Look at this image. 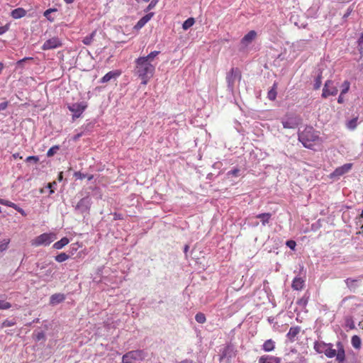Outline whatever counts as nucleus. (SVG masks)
I'll list each match as a JSON object with an SVG mask.
<instances>
[{"mask_svg":"<svg viewBox=\"0 0 363 363\" xmlns=\"http://www.w3.org/2000/svg\"><path fill=\"white\" fill-rule=\"evenodd\" d=\"M86 107L87 105L86 102L73 103L67 106L68 109L73 113V121H75L77 118H79Z\"/></svg>","mask_w":363,"mask_h":363,"instance_id":"nucleus-8","label":"nucleus"},{"mask_svg":"<svg viewBox=\"0 0 363 363\" xmlns=\"http://www.w3.org/2000/svg\"><path fill=\"white\" fill-rule=\"evenodd\" d=\"M351 343L354 348L359 349L361 347L362 341L359 336L354 335L352 337Z\"/></svg>","mask_w":363,"mask_h":363,"instance_id":"nucleus-28","label":"nucleus"},{"mask_svg":"<svg viewBox=\"0 0 363 363\" xmlns=\"http://www.w3.org/2000/svg\"><path fill=\"white\" fill-rule=\"evenodd\" d=\"M195 320L199 323H204L206 320V318L203 313H198L195 315Z\"/></svg>","mask_w":363,"mask_h":363,"instance_id":"nucleus-39","label":"nucleus"},{"mask_svg":"<svg viewBox=\"0 0 363 363\" xmlns=\"http://www.w3.org/2000/svg\"><path fill=\"white\" fill-rule=\"evenodd\" d=\"M155 65L146 61L140 57L135 60V73L142 79V84H147L148 80L153 76Z\"/></svg>","mask_w":363,"mask_h":363,"instance_id":"nucleus-1","label":"nucleus"},{"mask_svg":"<svg viewBox=\"0 0 363 363\" xmlns=\"http://www.w3.org/2000/svg\"><path fill=\"white\" fill-rule=\"evenodd\" d=\"M302 122L300 116L296 115H289L281 119V123L284 128L294 129Z\"/></svg>","mask_w":363,"mask_h":363,"instance_id":"nucleus-6","label":"nucleus"},{"mask_svg":"<svg viewBox=\"0 0 363 363\" xmlns=\"http://www.w3.org/2000/svg\"><path fill=\"white\" fill-rule=\"evenodd\" d=\"M55 186H57L56 182H50L47 184L46 188L50 190V195L55 192L54 188Z\"/></svg>","mask_w":363,"mask_h":363,"instance_id":"nucleus-46","label":"nucleus"},{"mask_svg":"<svg viewBox=\"0 0 363 363\" xmlns=\"http://www.w3.org/2000/svg\"><path fill=\"white\" fill-rule=\"evenodd\" d=\"M189 247L188 245H185V246H184V252L185 253H186V252H187V251H188V250H189Z\"/></svg>","mask_w":363,"mask_h":363,"instance_id":"nucleus-63","label":"nucleus"},{"mask_svg":"<svg viewBox=\"0 0 363 363\" xmlns=\"http://www.w3.org/2000/svg\"><path fill=\"white\" fill-rule=\"evenodd\" d=\"M83 135V133H77L76 134L74 137H73V140L74 141H77Z\"/></svg>","mask_w":363,"mask_h":363,"instance_id":"nucleus-55","label":"nucleus"},{"mask_svg":"<svg viewBox=\"0 0 363 363\" xmlns=\"http://www.w3.org/2000/svg\"><path fill=\"white\" fill-rule=\"evenodd\" d=\"M160 51L155 50V51L151 52L147 56L140 57L145 58V60H146V61L151 62L154 60V58L160 54Z\"/></svg>","mask_w":363,"mask_h":363,"instance_id":"nucleus-33","label":"nucleus"},{"mask_svg":"<svg viewBox=\"0 0 363 363\" xmlns=\"http://www.w3.org/2000/svg\"><path fill=\"white\" fill-rule=\"evenodd\" d=\"M27 13V11L23 9V8H17L13 9L11 13V16L14 19H19L21 18L24 17Z\"/></svg>","mask_w":363,"mask_h":363,"instance_id":"nucleus-19","label":"nucleus"},{"mask_svg":"<svg viewBox=\"0 0 363 363\" xmlns=\"http://www.w3.org/2000/svg\"><path fill=\"white\" fill-rule=\"evenodd\" d=\"M91 205V198L85 196L80 199L75 206V211L79 213H85L89 211Z\"/></svg>","mask_w":363,"mask_h":363,"instance_id":"nucleus-9","label":"nucleus"},{"mask_svg":"<svg viewBox=\"0 0 363 363\" xmlns=\"http://www.w3.org/2000/svg\"><path fill=\"white\" fill-rule=\"evenodd\" d=\"M57 11V9H47L43 15L44 16L50 21L52 22L54 21V18H51L50 15H51V13L52 12H55Z\"/></svg>","mask_w":363,"mask_h":363,"instance_id":"nucleus-40","label":"nucleus"},{"mask_svg":"<svg viewBox=\"0 0 363 363\" xmlns=\"http://www.w3.org/2000/svg\"><path fill=\"white\" fill-rule=\"evenodd\" d=\"M272 217V214L270 213H259L256 216L257 218L260 219L262 224L263 225H265L267 224Z\"/></svg>","mask_w":363,"mask_h":363,"instance_id":"nucleus-24","label":"nucleus"},{"mask_svg":"<svg viewBox=\"0 0 363 363\" xmlns=\"http://www.w3.org/2000/svg\"><path fill=\"white\" fill-rule=\"evenodd\" d=\"M345 281L347 286L350 289V291L353 292H354L357 288L359 286L358 280L357 279L347 278Z\"/></svg>","mask_w":363,"mask_h":363,"instance_id":"nucleus-22","label":"nucleus"},{"mask_svg":"<svg viewBox=\"0 0 363 363\" xmlns=\"http://www.w3.org/2000/svg\"><path fill=\"white\" fill-rule=\"evenodd\" d=\"M74 176L77 179H83L87 178V179H88V180H91V179H92V178H93V176H92V175H88V174H84V173H82V172H74Z\"/></svg>","mask_w":363,"mask_h":363,"instance_id":"nucleus-35","label":"nucleus"},{"mask_svg":"<svg viewBox=\"0 0 363 363\" xmlns=\"http://www.w3.org/2000/svg\"><path fill=\"white\" fill-rule=\"evenodd\" d=\"M239 172H240V169H233L230 170V171L228 172V175H233V176L237 177V176H238V173H239Z\"/></svg>","mask_w":363,"mask_h":363,"instance_id":"nucleus-51","label":"nucleus"},{"mask_svg":"<svg viewBox=\"0 0 363 363\" xmlns=\"http://www.w3.org/2000/svg\"><path fill=\"white\" fill-rule=\"evenodd\" d=\"M298 139L305 147L312 149L314 142L319 139L318 132L312 126H306L303 130L298 131Z\"/></svg>","mask_w":363,"mask_h":363,"instance_id":"nucleus-2","label":"nucleus"},{"mask_svg":"<svg viewBox=\"0 0 363 363\" xmlns=\"http://www.w3.org/2000/svg\"><path fill=\"white\" fill-rule=\"evenodd\" d=\"M212 177H213V174L212 173H209L208 175H207V179H212Z\"/></svg>","mask_w":363,"mask_h":363,"instance_id":"nucleus-61","label":"nucleus"},{"mask_svg":"<svg viewBox=\"0 0 363 363\" xmlns=\"http://www.w3.org/2000/svg\"><path fill=\"white\" fill-rule=\"evenodd\" d=\"M281 359L277 357L264 355L259 359V363H280Z\"/></svg>","mask_w":363,"mask_h":363,"instance_id":"nucleus-18","label":"nucleus"},{"mask_svg":"<svg viewBox=\"0 0 363 363\" xmlns=\"http://www.w3.org/2000/svg\"><path fill=\"white\" fill-rule=\"evenodd\" d=\"M0 204L6 206L11 207L13 209H14V208L17 207V205L16 203L10 201L1 199V198H0Z\"/></svg>","mask_w":363,"mask_h":363,"instance_id":"nucleus-41","label":"nucleus"},{"mask_svg":"<svg viewBox=\"0 0 363 363\" xmlns=\"http://www.w3.org/2000/svg\"><path fill=\"white\" fill-rule=\"evenodd\" d=\"M16 324L15 319H6L1 323V328L11 327Z\"/></svg>","mask_w":363,"mask_h":363,"instance_id":"nucleus-36","label":"nucleus"},{"mask_svg":"<svg viewBox=\"0 0 363 363\" xmlns=\"http://www.w3.org/2000/svg\"><path fill=\"white\" fill-rule=\"evenodd\" d=\"M195 23V20L194 18H187L182 24V28L184 30H188L189 28H190L191 26H193V25Z\"/></svg>","mask_w":363,"mask_h":363,"instance_id":"nucleus-30","label":"nucleus"},{"mask_svg":"<svg viewBox=\"0 0 363 363\" xmlns=\"http://www.w3.org/2000/svg\"><path fill=\"white\" fill-rule=\"evenodd\" d=\"M7 30H8V27L6 26H0V35L5 33Z\"/></svg>","mask_w":363,"mask_h":363,"instance_id":"nucleus-53","label":"nucleus"},{"mask_svg":"<svg viewBox=\"0 0 363 363\" xmlns=\"http://www.w3.org/2000/svg\"><path fill=\"white\" fill-rule=\"evenodd\" d=\"M352 164L350 163H347L343 164L341 167L336 168L334 172L330 174L331 178L340 177L343 174L347 173L352 169Z\"/></svg>","mask_w":363,"mask_h":363,"instance_id":"nucleus-12","label":"nucleus"},{"mask_svg":"<svg viewBox=\"0 0 363 363\" xmlns=\"http://www.w3.org/2000/svg\"><path fill=\"white\" fill-rule=\"evenodd\" d=\"M55 239L56 235L54 233H43L31 240V245L35 247L48 246Z\"/></svg>","mask_w":363,"mask_h":363,"instance_id":"nucleus-4","label":"nucleus"},{"mask_svg":"<svg viewBox=\"0 0 363 363\" xmlns=\"http://www.w3.org/2000/svg\"><path fill=\"white\" fill-rule=\"evenodd\" d=\"M336 346L337 351L332 348V344H327V347L325 348L323 353L328 358H333L335 357L337 361L339 362H343L345 359V353L343 345L341 342H337Z\"/></svg>","mask_w":363,"mask_h":363,"instance_id":"nucleus-3","label":"nucleus"},{"mask_svg":"<svg viewBox=\"0 0 363 363\" xmlns=\"http://www.w3.org/2000/svg\"><path fill=\"white\" fill-rule=\"evenodd\" d=\"M3 69H4V64L2 62H0V74L1 73Z\"/></svg>","mask_w":363,"mask_h":363,"instance_id":"nucleus-64","label":"nucleus"},{"mask_svg":"<svg viewBox=\"0 0 363 363\" xmlns=\"http://www.w3.org/2000/svg\"><path fill=\"white\" fill-rule=\"evenodd\" d=\"M9 106V101H4L0 103V111H4Z\"/></svg>","mask_w":363,"mask_h":363,"instance_id":"nucleus-50","label":"nucleus"},{"mask_svg":"<svg viewBox=\"0 0 363 363\" xmlns=\"http://www.w3.org/2000/svg\"><path fill=\"white\" fill-rule=\"evenodd\" d=\"M69 240L67 238H62L60 240L56 242L53 245V248L60 250L69 243Z\"/></svg>","mask_w":363,"mask_h":363,"instance_id":"nucleus-25","label":"nucleus"},{"mask_svg":"<svg viewBox=\"0 0 363 363\" xmlns=\"http://www.w3.org/2000/svg\"><path fill=\"white\" fill-rule=\"evenodd\" d=\"M60 149L58 145H55L50 147L47 152V156L48 157H52Z\"/></svg>","mask_w":363,"mask_h":363,"instance_id":"nucleus-42","label":"nucleus"},{"mask_svg":"<svg viewBox=\"0 0 363 363\" xmlns=\"http://www.w3.org/2000/svg\"><path fill=\"white\" fill-rule=\"evenodd\" d=\"M157 3V0H152L147 8L145 9V12H147L155 8Z\"/></svg>","mask_w":363,"mask_h":363,"instance_id":"nucleus-47","label":"nucleus"},{"mask_svg":"<svg viewBox=\"0 0 363 363\" xmlns=\"http://www.w3.org/2000/svg\"><path fill=\"white\" fill-rule=\"evenodd\" d=\"M69 259V255L65 252H61L55 257V259L57 262H63Z\"/></svg>","mask_w":363,"mask_h":363,"instance_id":"nucleus-34","label":"nucleus"},{"mask_svg":"<svg viewBox=\"0 0 363 363\" xmlns=\"http://www.w3.org/2000/svg\"><path fill=\"white\" fill-rule=\"evenodd\" d=\"M11 307V304L4 300H0V310H6Z\"/></svg>","mask_w":363,"mask_h":363,"instance_id":"nucleus-44","label":"nucleus"},{"mask_svg":"<svg viewBox=\"0 0 363 363\" xmlns=\"http://www.w3.org/2000/svg\"><path fill=\"white\" fill-rule=\"evenodd\" d=\"M121 75V72L118 70H113L106 73L101 79V83H106L111 79H116Z\"/></svg>","mask_w":363,"mask_h":363,"instance_id":"nucleus-14","label":"nucleus"},{"mask_svg":"<svg viewBox=\"0 0 363 363\" xmlns=\"http://www.w3.org/2000/svg\"><path fill=\"white\" fill-rule=\"evenodd\" d=\"M300 331L301 327L299 326L291 327L286 334V337L291 342H294Z\"/></svg>","mask_w":363,"mask_h":363,"instance_id":"nucleus-17","label":"nucleus"},{"mask_svg":"<svg viewBox=\"0 0 363 363\" xmlns=\"http://www.w3.org/2000/svg\"><path fill=\"white\" fill-rule=\"evenodd\" d=\"M154 13H149L143 16L134 26L135 30H140L153 16Z\"/></svg>","mask_w":363,"mask_h":363,"instance_id":"nucleus-15","label":"nucleus"},{"mask_svg":"<svg viewBox=\"0 0 363 363\" xmlns=\"http://www.w3.org/2000/svg\"><path fill=\"white\" fill-rule=\"evenodd\" d=\"M256 36V31L250 30L242 38L241 45L245 48L247 47L255 39Z\"/></svg>","mask_w":363,"mask_h":363,"instance_id":"nucleus-13","label":"nucleus"},{"mask_svg":"<svg viewBox=\"0 0 363 363\" xmlns=\"http://www.w3.org/2000/svg\"><path fill=\"white\" fill-rule=\"evenodd\" d=\"M347 325L349 327L350 329H354L355 328V325H354V323H353V321H347Z\"/></svg>","mask_w":363,"mask_h":363,"instance_id":"nucleus-56","label":"nucleus"},{"mask_svg":"<svg viewBox=\"0 0 363 363\" xmlns=\"http://www.w3.org/2000/svg\"><path fill=\"white\" fill-rule=\"evenodd\" d=\"M65 300V295L63 294H54L50 298V304L52 306L57 305Z\"/></svg>","mask_w":363,"mask_h":363,"instance_id":"nucleus-16","label":"nucleus"},{"mask_svg":"<svg viewBox=\"0 0 363 363\" xmlns=\"http://www.w3.org/2000/svg\"><path fill=\"white\" fill-rule=\"evenodd\" d=\"M145 357V352L142 350H132L125 354L122 357L123 363H133L134 361H140Z\"/></svg>","mask_w":363,"mask_h":363,"instance_id":"nucleus-5","label":"nucleus"},{"mask_svg":"<svg viewBox=\"0 0 363 363\" xmlns=\"http://www.w3.org/2000/svg\"><path fill=\"white\" fill-rule=\"evenodd\" d=\"M322 84V72H320L318 76L315 77V82L313 84L314 89H318Z\"/></svg>","mask_w":363,"mask_h":363,"instance_id":"nucleus-32","label":"nucleus"},{"mask_svg":"<svg viewBox=\"0 0 363 363\" xmlns=\"http://www.w3.org/2000/svg\"><path fill=\"white\" fill-rule=\"evenodd\" d=\"M32 58L31 57H24L20 60H18L17 62V65H21L22 64H23V62H25L26 60H31Z\"/></svg>","mask_w":363,"mask_h":363,"instance_id":"nucleus-52","label":"nucleus"},{"mask_svg":"<svg viewBox=\"0 0 363 363\" xmlns=\"http://www.w3.org/2000/svg\"><path fill=\"white\" fill-rule=\"evenodd\" d=\"M62 45V40L58 37H53L45 41L42 50H48L60 48Z\"/></svg>","mask_w":363,"mask_h":363,"instance_id":"nucleus-11","label":"nucleus"},{"mask_svg":"<svg viewBox=\"0 0 363 363\" xmlns=\"http://www.w3.org/2000/svg\"><path fill=\"white\" fill-rule=\"evenodd\" d=\"M35 340L36 341H40V340H45V334L43 331H40V332H38L35 335Z\"/></svg>","mask_w":363,"mask_h":363,"instance_id":"nucleus-45","label":"nucleus"},{"mask_svg":"<svg viewBox=\"0 0 363 363\" xmlns=\"http://www.w3.org/2000/svg\"><path fill=\"white\" fill-rule=\"evenodd\" d=\"M277 83L274 82L273 86H272L271 89L269 90L267 93V97L269 100L274 101L276 99L277 97Z\"/></svg>","mask_w":363,"mask_h":363,"instance_id":"nucleus-26","label":"nucleus"},{"mask_svg":"<svg viewBox=\"0 0 363 363\" xmlns=\"http://www.w3.org/2000/svg\"><path fill=\"white\" fill-rule=\"evenodd\" d=\"M66 4H72L74 0H64Z\"/></svg>","mask_w":363,"mask_h":363,"instance_id":"nucleus-62","label":"nucleus"},{"mask_svg":"<svg viewBox=\"0 0 363 363\" xmlns=\"http://www.w3.org/2000/svg\"><path fill=\"white\" fill-rule=\"evenodd\" d=\"M39 160V158L37 156H29L26 159V162H34L35 163H37Z\"/></svg>","mask_w":363,"mask_h":363,"instance_id":"nucleus-49","label":"nucleus"},{"mask_svg":"<svg viewBox=\"0 0 363 363\" xmlns=\"http://www.w3.org/2000/svg\"><path fill=\"white\" fill-rule=\"evenodd\" d=\"M304 286V281L301 277H296L294 279L291 284V287L294 290H301Z\"/></svg>","mask_w":363,"mask_h":363,"instance_id":"nucleus-21","label":"nucleus"},{"mask_svg":"<svg viewBox=\"0 0 363 363\" xmlns=\"http://www.w3.org/2000/svg\"><path fill=\"white\" fill-rule=\"evenodd\" d=\"M274 347L275 342L272 339L266 340L262 345V350L265 352H271L274 350Z\"/></svg>","mask_w":363,"mask_h":363,"instance_id":"nucleus-23","label":"nucleus"},{"mask_svg":"<svg viewBox=\"0 0 363 363\" xmlns=\"http://www.w3.org/2000/svg\"><path fill=\"white\" fill-rule=\"evenodd\" d=\"M95 34H96V31H93L90 35L85 36L82 40V43L86 45H91V43L93 41Z\"/></svg>","mask_w":363,"mask_h":363,"instance_id":"nucleus-31","label":"nucleus"},{"mask_svg":"<svg viewBox=\"0 0 363 363\" xmlns=\"http://www.w3.org/2000/svg\"><path fill=\"white\" fill-rule=\"evenodd\" d=\"M13 157L14 159H17V158H20V159H21V158H22V157L20 155V154H19V153H15V154H13Z\"/></svg>","mask_w":363,"mask_h":363,"instance_id":"nucleus-58","label":"nucleus"},{"mask_svg":"<svg viewBox=\"0 0 363 363\" xmlns=\"http://www.w3.org/2000/svg\"><path fill=\"white\" fill-rule=\"evenodd\" d=\"M357 117H355L348 121L346 123V127L351 130H354L357 126Z\"/></svg>","mask_w":363,"mask_h":363,"instance_id":"nucleus-29","label":"nucleus"},{"mask_svg":"<svg viewBox=\"0 0 363 363\" xmlns=\"http://www.w3.org/2000/svg\"><path fill=\"white\" fill-rule=\"evenodd\" d=\"M338 92L337 86L331 80H327L323 89L322 97L327 98L329 96H335Z\"/></svg>","mask_w":363,"mask_h":363,"instance_id":"nucleus-10","label":"nucleus"},{"mask_svg":"<svg viewBox=\"0 0 363 363\" xmlns=\"http://www.w3.org/2000/svg\"><path fill=\"white\" fill-rule=\"evenodd\" d=\"M233 347L230 345H227L224 347L221 351L220 354V360L223 359H229L231 358L233 356Z\"/></svg>","mask_w":363,"mask_h":363,"instance_id":"nucleus-20","label":"nucleus"},{"mask_svg":"<svg viewBox=\"0 0 363 363\" xmlns=\"http://www.w3.org/2000/svg\"><path fill=\"white\" fill-rule=\"evenodd\" d=\"M327 344L323 342H315L314 343V350L318 353H323Z\"/></svg>","mask_w":363,"mask_h":363,"instance_id":"nucleus-27","label":"nucleus"},{"mask_svg":"<svg viewBox=\"0 0 363 363\" xmlns=\"http://www.w3.org/2000/svg\"><path fill=\"white\" fill-rule=\"evenodd\" d=\"M350 83L349 81L345 80L342 84V91H341V95L345 94L350 89Z\"/></svg>","mask_w":363,"mask_h":363,"instance_id":"nucleus-38","label":"nucleus"},{"mask_svg":"<svg viewBox=\"0 0 363 363\" xmlns=\"http://www.w3.org/2000/svg\"><path fill=\"white\" fill-rule=\"evenodd\" d=\"M286 245L288 247H289L292 250H294L295 247L296 246V242L292 240H287L286 242Z\"/></svg>","mask_w":363,"mask_h":363,"instance_id":"nucleus-48","label":"nucleus"},{"mask_svg":"<svg viewBox=\"0 0 363 363\" xmlns=\"http://www.w3.org/2000/svg\"><path fill=\"white\" fill-rule=\"evenodd\" d=\"M14 209L22 215L25 214L23 209L20 208L18 205H17V207L14 208Z\"/></svg>","mask_w":363,"mask_h":363,"instance_id":"nucleus-57","label":"nucleus"},{"mask_svg":"<svg viewBox=\"0 0 363 363\" xmlns=\"http://www.w3.org/2000/svg\"><path fill=\"white\" fill-rule=\"evenodd\" d=\"M241 74L238 68H232L227 74L226 82L228 88L230 91H233L235 82L236 80H240Z\"/></svg>","mask_w":363,"mask_h":363,"instance_id":"nucleus-7","label":"nucleus"},{"mask_svg":"<svg viewBox=\"0 0 363 363\" xmlns=\"http://www.w3.org/2000/svg\"><path fill=\"white\" fill-rule=\"evenodd\" d=\"M175 363H195L192 359H185L184 360L176 362Z\"/></svg>","mask_w":363,"mask_h":363,"instance_id":"nucleus-54","label":"nucleus"},{"mask_svg":"<svg viewBox=\"0 0 363 363\" xmlns=\"http://www.w3.org/2000/svg\"><path fill=\"white\" fill-rule=\"evenodd\" d=\"M337 102L339 104H342L343 102V98H342V95H340L338 99H337Z\"/></svg>","mask_w":363,"mask_h":363,"instance_id":"nucleus-59","label":"nucleus"},{"mask_svg":"<svg viewBox=\"0 0 363 363\" xmlns=\"http://www.w3.org/2000/svg\"><path fill=\"white\" fill-rule=\"evenodd\" d=\"M351 13V10L348 9L347 13L343 16V18H347Z\"/></svg>","mask_w":363,"mask_h":363,"instance_id":"nucleus-60","label":"nucleus"},{"mask_svg":"<svg viewBox=\"0 0 363 363\" xmlns=\"http://www.w3.org/2000/svg\"><path fill=\"white\" fill-rule=\"evenodd\" d=\"M9 241H10L9 239H4L3 240L0 241V251L1 252H3L7 249Z\"/></svg>","mask_w":363,"mask_h":363,"instance_id":"nucleus-43","label":"nucleus"},{"mask_svg":"<svg viewBox=\"0 0 363 363\" xmlns=\"http://www.w3.org/2000/svg\"><path fill=\"white\" fill-rule=\"evenodd\" d=\"M308 296L305 294L301 298L297 301L296 303L301 307H306L308 301Z\"/></svg>","mask_w":363,"mask_h":363,"instance_id":"nucleus-37","label":"nucleus"}]
</instances>
